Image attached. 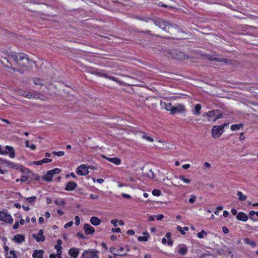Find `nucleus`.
I'll return each mask as SVG.
<instances>
[{
    "label": "nucleus",
    "instance_id": "473e14b6",
    "mask_svg": "<svg viewBox=\"0 0 258 258\" xmlns=\"http://www.w3.org/2000/svg\"><path fill=\"white\" fill-rule=\"evenodd\" d=\"M171 234L169 232L167 233L165 237H167L168 239V241L167 242L168 245H172L173 244V241L170 239Z\"/></svg>",
    "mask_w": 258,
    "mask_h": 258
},
{
    "label": "nucleus",
    "instance_id": "4c0bfd02",
    "mask_svg": "<svg viewBox=\"0 0 258 258\" xmlns=\"http://www.w3.org/2000/svg\"><path fill=\"white\" fill-rule=\"evenodd\" d=\"M26 200L29 203H32L34 202L36 200V197H31L29 198H26Z\"/></svg>",
    "mask_w": 258,
    "mask_h": 258
},
{
    "label": "nucleus",
    "instance_id": "9d476101",
    "mask_svg": "<svg viewBox=\"0 0 258 258\" xmlns=\"http://www.w3.org/2000/svg\"><path fill=\"white\" fill-rule=\"evenodd\" d=\"M6 150L5 151H3L2 150L0 151V154L2 155L8 154L9 153L10 157L13 158L15 157V150L12 147L7 146L6 147Z\"/></svg>",
    "mask_w": 258,
    "mask_h": 258
},
{
    "label": "nucleus",
    "instance_id": "ddd939ff",
    "mask_svg": "<svg viewBox=\"0 0 258 258\" xmlns=\"http://www.w3.org/2000/svg\"><path fill=\"white\" fill-rule=\"evenodd\" d=\"M84 229L85 233L87 234H91L95 232V229L88 224H85L84 225Z\"/></svg>",
    "mask_w": 258,
    "mask_h": 258
},
{
    "label": "nucleus",
    "instance_id": "4d7b16f0",
    "mask_svg": "<svg viewBox=\"0 0 258 258\" xmlns=\"http://www.w3.org/2000/svg\"><path fill=\"white\" fill-rule=\"evenodd\" d=\"M164 218L163 215H158L156 216L157 220H161Z\"/></svg>",
    "mask_w": 258,
    "mask_h": 258
},
{
    "label": "nucleus",
    "instance_id": "393cba45",
    "mask_svg": "<svg viewBox=\"0 0 258 258\" xmlns=\"http://www.w3.org/2000/svg\"><path fill=\"white\" fill-rule=\"evenodd\" d=\"M52 176H53L51 172H50V171H48L47 173L43 176L42 178L45 181H51L52 180Z\"/></svg>",
    "mask_w": 258,
    "mask_h": 258
},
{
    "label": "nucleus",
    "instance_id": "c03bdc74",
    "mask_svg": "<svg viewBox=\"0 0 258 258\" xmlns=\"http://www.w3.org/2000/svg\"><path fill=\"white\" fill-rule=\"evenodd\" d=\"M146 174H147V175L148 176V177H149L153 178V177H154V173L152 171L151 169L149 170L148 172H146Z\"/></svg>",
    "mask_w": 258,
    "mask_h": 258
},
{
    "label": "nucleus",
    "instance_id": "412c9836",
    "mask_svg": "<svg viewBox=\"0 0 258 258\" xmlns=\"http://www.w3.org/2000/svg\"><path fill=\"white\" fill-rule=\"evenodd\" d=\"M236 218L240 221H246L248 219L247 216L243 212H240L236 216Z\"/></svg>",
    "mask_w": 258,
    "mask_h": 258
},
{
    "label": "nucleus",
    "instance_id": "052dcab7",
    "mask_svg": "<svg viewBox=\"0 0 258 258\" xmlns=\"http://www.w3.org/2000/svg\"><path fill=\"white\" fill-rule=\"evenodd\" d=\"M112 231L113 232H120V229L119 228H116V229H114V228H113V229H112Z\"/></svg>",
    "mask_w": 258,
    "mask_h": 258
},
{
    "label": "nucleus",
    "instance_id": "58836bf2",
    "mask_svg": "<svg viewBox=\"0 0 258 258\" xmlns=\"http://www.w3.org/2000/svg\"><path fill=\"white\" fill-rule=\"evenodd\" d=\"M55 248L57 250V255H61V253H62V251H61L62 247L59 245H55Z\"/></svg>",
    "mask_w": 258,
    "mask_h": 258
},
{
    "label": "nucleus",
    "instance_id": "423d86ee",
    "mask_svg": "<svg viewBox=\"0 0 258 258\" xmlns=\"http://www.w3.org/2000/svg\"><path fill=\"white\" fill-rule=\"evenodd\" d=\"M94 73L97 75L98 76L104 77L115 82H117V79L116 78L109 75L107 73H105L104 71L96 70L94 71Z\"/></svg>",
    "mask_w": 258,
    "mask_h": 258
},
{
    "label": "nucleus",
    "instance_id": "20e7f679",
    "mask_svg": "<svg viewBox=\"0 0 258 258\" xmlns=\"http://www.w3.org/2000/svg\"><path fill=\"white\" fill-rule=\"evenodd\" d=\"M154 23L156 25L158 26L159 28H161L165 31H169V29L171 25L166 22L162 20H155Z\"/></svg>",
    "mask_w": 258,
    "mask_h": 258
},
{
    "label": "nucleus",
    "instance_id": "79ce46f5",
    "mask_svg": "<svg viewBox=\"0 0 258 258\" xmlns=\"http://www.w3.org/2000/svg\"><path fill=\"white\" fill-rule=\"evenodd\" d=\"M152 194L155 196H159L161 195V191L158 189H154L152 191Z\"/></svg>",
    "mask_w": 258,
    "mask_h": 258
},
{
    "label": "nucleus",
    "instance_id": "69168bd1",
    "mask_svg": "<svg viewBox=\"0 0 258 258\" xmlns=\"http://www.w3.org/2000/svg\"><path fill=\"white\" fill-rule=\"evenodd\" d=\"M244 138H245V137H244V136H243V133H241L240 135L239 140L240 141H242L244 139Z\"/></svg>",
    "mask_w": 258,
    "mask_h": 258
},
{
    "label": "nucleus",
    "instance_id": "f257e3e1",
    "mask_svg": "<svg viewBox=\"0 0 258 258\" xmlns=\"http://www.w3.org/2000/svg\"><path fill=\"white\" fill-rule=\"evenodd\" d=\"M16 62L23 68H31L32 67L33 61L29 59L28 56L24 53H15L12 55Z\"/></svg>",
    "mask_w": 258,
    "mask_h": 258
},
{
    "label": "nucleus",
    "instance_id": "4468645a",
    "mask_svg": "<svg viewBox=\"0 0 258 258\" xmlns=\"http://www.w3.org/2000/svg\"><path fill=\"white\" fill-rule=\"evenodd\" d=\"M43 230H40L38 233V236H36L35 234L33 235V237H34L37 242L40 241H44L45 239V236L43 235Z\"/></svg>",
    "mask_w": 258,
    "mask_h": 258
},
{
    "label": "nucleus",
    "instance_id": "e2e57ef3",
    "mask_svg": "<svg viewBox=\"0 0 258 258\" xmlns=\"http://www.w3.org/2000/svg\"><path fill=\"white\" fill-rule=\"evenodd\" d=\"M34 163L36 165H41L43 164L42 160L38 161H35Z\"/></svg>",
    "mask_w": 258,
    "mask_h": 258
},
{
    "label": "nucleus",
    "instance_id": "6e6552de",
    "mask_svg": "<svg viewBox=\"0 0 258 258\" xmlns=\"http://www.w3.org/2000/svg\"><path fill=\"white\" fill-rule=\"evenodd\" d=\"M97 251L94 249L85 251L82 254V257L84 258H98L97 254Z\"/></svg>",
    "mask_w": 258,
    "mask_h": 258
},
{
    "label": "nucleus",
    "instance_id": "aec40b11",
    "mask_svg": "<svg viewBox=\"0 0 258 258\" xmlns=\"http://www.w3.org/2000/svg\"><path fill=\"white\" fill-rule=\"evenodd\" d=\"M4 163L7 164L8 165L11 166L12 168H13L20 169L22 167L21 165H20L17 163H15L7 160H4Z\"/></svg>",
    "mask_w": 258,
    "mask_h": 258
},
{
    "label": "nucleus",
    "instance_id": "a19ab883",
    "mask_svg": "<svg viewBox=\"0 0 258 258\" xmlns=\"http://www.w3.org/2000/svg\"><path fill=\"white\" fill-rule=\"evenodd\" d=\"M179 178L181 179L183 181H184V182L186 183H190V180L188 178H185L184 176H180L179 177Z\"/></svg>",
    "mask_w": 258,
    "mask_h": 258
},
{
    "label": "nucleus",
    "instance_id": "5701e85b",
    "mask_svg": "<svg viewBox=\"0 0 258 258\" xmlns=\"http://www.w3.org/2000/svg\"><path fill=\"white\" fill-rule=\"evenodd\" d=\"M143 236H139L138 238V239L140 241H147L148 239V237L149 236V233L147 232H143Z\"/></svg>",
    "mask_w": 258,
    "mask_h": 258
},
{
    "label": "nucleus",
    "instance_id": "a878e982",
    "mask_svg": "<svg viewBox=\"0 0 258 258\" xmlns=\"http://www.w3.org/2000/svg\"><path fill=\"white\" fill-rule=\"evenodd\" d=\"M187 249L185 246L180 247L178 250V252L180 254L184 255L186 253Z\"/></svg>",
    "mask_w": 258,
    "mask_h": 258
},
{
    "label": "nucleus",
    "instance_id": "4be33fe9",
    "mask_svg": "<svg viewBox=\"0 0 258 258\" xmlns=\"http://www.w3.org/2000/svg\"><path fill=\"white\" fill-rule=\"evenodd\" d=\"M214 114H207L208 121H215L217 119H219L221 117V114H218L217 116L212 120V118L214 117Z\"/></svg>",
    "mask_w": 258,
    "mask_h": 258
},
{
    "label": "nucleus",
    "instance_id": "3c124183",
    "mask_svg": "<svg viewBox=\"0 0 258 258\" xmlns=\"http://www.w3.org/2000/svg\"><path fill=\"white\" fill-rule=\"evenodd\" d=\"M117 222H118V220H112L111 221V224H113V225L115 227H116L117 226Z\"/></svg>",
    "mask_w": 258,
    "mask_h": 258
},
{
    "label": "nucleus",
    "instance_id": "39448f33",
    "mask_svg": "<svg viewBox=\"0 0 258 258\" xmlns=\"http://www.w3.org/2000/svg\"><path fill=\"white\" fill-rule=\"evenodd\" d=\"M17 93L19 95L22 96H24L29 99H35L38 97V94L37 93L33 94L26 90L19 89L17 91Z\"/></svg>",
    "mask_w": 258,
    "mask_h": 258
},
{
    "label": "nucleus",
    "instance_id": "0e129e2a",
    "mask_svg": "<svg viewBox=\"0 0 258 258\" xmlns=\"http://www.w3.org/2000/svg\"><path fill=\"white\" fill-rule=\"evenodd\" d=\"M231 213L233 215H236L237 213V210L235 209H232L231 210Z\"/></svg>",
    "mask_w": 258,
    "mask_h": 258
},
{
    "label": "nucleus",
    "instance_id": "dca6fc26",
    "mask_svg": "<svg viewBox=\"0 0 258 258\" xmlns=\"http://www.w3.org/2000/svg\"><path fill=\"white\" fill-rule=\"evenodd\" d=\"M69 253L72 257L77 258L79 254V251L77 248H71L69 251Z\"/></svg>",
    "mask_w": 258,
    "mask_h": 258
},
{
    "label": "nucleus",
    "instance_id": "c756f323",
    "mask_svg": "<svg viewBox=\"0 0 258 258\" xmlns=\"http://www.w3.org/2000/svg\"><path fill=\"white\" fill-rule=\"evenodd\" d=\"M54 203L56 205L61 206L62 207H64L66 205V202L63 200L59 201L58 200L56 199L54 201Z\"/></svg>",
    "mask_w": 258,
    "mask_h": 258
},
{
    "label": "nucleus",
    "instance_id": "9b49d317",
    "mask_svg": "<svg viewBox=\"0 0 258 258\" xmlns=\"http://www.w3.org/2000/svg\"><path fill=\"white\" fill-rule=\"evenodd\" d=\"M172 56L177 59H182L187 58V56L185 54L178 50H175L172 51L171 53Z\"/></svg>",
    "mask_w": 258,
    "mask_h": 258
},
{
    "label": "nucleus",
    "instance_id": "b1692460",
    "mask_svg": "<svg viewBox=\"0 0 258 258\" xmlns=\"http://www.w3.org/2000/svg\"><path fill=\"white\" fill-rule=\"evenodd\" d=\"M100 222V220L97 217H92L90 219L91 223L94 225H98Z\"/></svg>",
    "mask_w": 258,
    "mask_h": 258
},
{
    "label": "nucleus",
    "instance_id": "f704fd0d",
    "mask_svg": "<svg viewBox=\"0 0 258 258\" xmlns=\"http://www.w3.org/2000/svg\"><path fill=\"white\" fill-rule=\"evenodd\" d=\"M197 235L199 238H203L205 236L207 235V233L204 230H202L201 232L198 233Z\"/></svg>",
    "mask_w": 258,
    "mask_h": 258
},
{
    "label": "nucleus",
    "instance_id": "1a4fd4ad",
    "mask_svg": "<svg viewBox=\"0 0 258 258\" xmlns=\"http://www.w3.org/2000/svg\"><path fill=\"white\" fill-rule=\"evenodd\" d=\"M0 219L10 224L13 221L11 216L3 211H0Z\"/></svg>",
    "mask_w": 258,
    "mask_h": 258
},
{
    "label": "nucleus",
    "instance_id": "09e8293b",
    "mask_svg": "<svg viewBox=\"0 0 258 258\" xmlns=\"http://www.w3.org/2000/svg\"><path fill=\"white\" fill-rule=\"evenodd\" d=\"M255 214V212L253 211H251L250 212H249V216H250V219H251V220H253V216Z\"/></svg>",
    "mask_w": 258,
    "mask_h": 258
},
{
    "label": "nucleus",
    "instance_id": "f3484780",
    "mask_svg": "<svg viewBox=\"0 0 258 258\" xmlns=\"http://www.w3.org/2000/svg\"><path fill=\"white\" fill-rule=\"evenodd\" d=\"M13 240L18 243H20L25 241V236L22 234L16 235L13 238Z\"/></svg>",
    "mask_w": 258,
    "mask_h": 258
},
{
    "label": "nucleus",
    "instance_id": "603ef678",
    "mask_svg": "<svg viewBox=\"0 0 258 258\" xmlns=\"http://www.w3.org/2000/svg\"><path fill=\"white\" fill-rule=\"evenodd\" d=\"M28 179V177L26 176H22L20 178V181L22 182L26 181Z\"/></svg>",
    "mask_w": 258,
    "mask_h": 258
},
{
    "label": "nucleus",
    "instance_id": "a18cd8bd",
    "mask_svg": "<svg viewBox=\"0 0 258 258\" xmlns=\"http://www.w3.org/2000/svg\"><path fill=\"white\" fill-rule=\"evenodd\" d=\"M54 155H57L58 156H61L64 154V152L63 151H58V152H53V153Z\"/></svg>",
    "mask_w": 258,
    "mask_h": 258
},
{
    "label": "nucleus",
    "instance_id": "e433bc0d",
    "mask_svg": "<svg viewBox=\"0 0 258 258\" xmlns=\"http://www.w3.org/2000/svg\"><path fill=\"white\" fill-rule=\"evenodd\" d=\"M61 171L59 168H54L51 170H50V172L52 174V176L54 174L59 173Z\"/></svg>",
    "mask_w": 258,
    "mask_h": 258
},
{
    "label": "nucleus",
    "instance_id": "5fc2aeb1",
    "mask_svg": "<svg viewBox=\"0 0 258 258\" xmlns=\"http://www.w3.org/2000/svg\"><path fill=\"white\" fill-rule=\"evenodd\" d=\"M99 197L97 195L91 194L90 195V198L93 200H96L98 199Z\"/></svg>",
    "mask_w": 258,
    "mask_h": 258
},
{
    "label": "nucleus",
    "instance_id": "7ed1b4c3",
    "mask_svg": "<svg viewBox=\"0 0 258 258\" xmlns=\"http://www.w3.org/2000/svg\"><path fill=\"white\" fill-rule=\"evenodd\" d=\"M229 125V123H224L221 125H215L212 130V136L214 138H219L224 132V128Z\"/></svg>",
    "mask_w": 258,
    "mask_h": 258
},
{
    "label": "nucleus",
    "instance_id": "c85d7f7f",
    "mask_svg": "<svg viewBox=\"0 0 258 258\" xmlns=\"http://www.w3.org/2000/svg\"><path fill=\"white\" fill-rule=\"evenodd\" d=\"M243 126V124L242 123H240L239 124H233L231 126V130L232 131H237L239 130L241 127Z\"/></svg>",
    "mask_w": 258,
    "mask_h": 258
},
{
    "label": "nucleus",
    "instance_id": "0eeeda50",
    "mask_svg": "<svg viewBox=\"0 0 258 258\" xmlns=\"http://www.w3.org/2000/svg\"><path fill=\"white\" fill-rule=\"evenodd\" d=\"M123 248L122 247H111L110 252L115 255L124 256L126 255V253L123 251Z\"/></svg>",
    "mask_w": 258,
    "mask_h": 258
},
{
    "label": "nucleus",
    "instance_id": "680f3d73",
    "mask_svg": "<svg viewBox=\"0 0 258 258\" xmlns=\"http://www.w3.org/2000/svg\"><path fill=\"white\" fill-rule=\"evenodd\" d=\"M190 165L187 164H184L182 166V168L184 169H187L188 168H189L190 167Z\"/></svg>",
    "mask_w": 258,
    "mask_h": 258
},
{
    "label": "nucleus",
    "instance_id": "ea45409f",
    "mask_svg": "<svg viewBox=\"0 0 258 258\" xmlns=\"http://www.w3.org/2000/svg\"><path fill=\"white\" fill-rule=\"evenodd\" d=\"M196 199H197V197L196 196L191 195V196H190V199H189V202L191 204H193L195 203Z\"/></svg>",
    "mask_w": 258,
    "mask_h": 258
},
{
    "label": "nucleus",
    "instance_id": "c9c22d12",
    "mask_svg": "<svg viewBox=\"0 0 258 258\" xmlns=\"http://www.w3.org/2000/svg\"><path fill=\"white\" fill-rule=\"evenodd\" d=\"M142 138L143 139H145L147 140V141H149L150 142H152L154 141V140H153V139L152 138H151V137H150L149 136H147L146 135V134H145V133L143 134Z\"/></svg>",
    "mask_w": 258,
    "mask_h": 258
},
{
    "label": "nucleus",
    "instance_id": "774afa93",
    "mask_svg": "<svg viewBox=\"0 0 258 258\" xmlns=\"http://www.w3.org/2000/svg\"><path fill=\"white\" fill-rule=\"evenodd\" d=\"M229 215V212L227 211H224L223 212V216L224 217H227Z\"/></svg>",
    "mask_w": 258,
    "mask_h": 258
},
{
    "label": "nucleus",
    "instance_id": "6ab92c4d",
    "mask_svg": "<svg viewBox=\"0 0 258 258\" xmlns=\"http://www.w3.org/2000/svg\"><path fill=\"white\" fill-rule=\"evenodd\" d=\"M103 157L104 158H105L106 159H107L109 162H112V163L115 164V165H119L121 163L120 159H119L118 158H116V157H114V158H109V157H105V156H103Z\"/></svg>",
    "mask_w": 258,
    "mask_h": 258
},
{
    "label": "nucleus",
    "instance_id": "f8f14e48",
    "mask_svg": "<svg viewBox=\"0 0 258 258\" xmlns=\"http://www.w3.org/2000/svg\"><path fill=\"white\" fill-rule=\"evenodd\" d=\"M89 173L88 167L85 164L79 166L77 169V173L79 175H86Z\"/></svg>",
    "mask_w": 258,
    "mask_h": 258
},
{
    "label": "nucleus",
    "instance_id": "864d4df0",
    "mask_svg": "<svg viewBox=\"0 0 258 258\" xmlns=\"http://www.w3.org/2000/svg\"><path fill=\"white\" fill-rule=\"evenodd\" d=\"M10 253L11 254H12V255H13V257L14 258H17V254L15 253V252L14 250H11L10 251Z\"/></svg>",
    "mask_w": 258,
    "mask_h": 258
},
{
    "label": "nucleus",
    "instance_id": "bb28decb",
    "mask_svg": "<svg viewBox=\"0 0 258 258\" xmlns=\"http://www.w3.org/2000/svg\"><path fill=\"white\" fill-rule=\"evenodd\" d=\"M237 196L238 197V200L241 201H244L246 200V196L243 195L242 192L241 191L237 192Z\"/></svg>",
    "mask_w": 258,
    "mask_h": 258
},
{
    "label": "nucleus",
    "instance_id": "a211bd4d",
    "mask_svg": "<svg viewBox=\"0 0 258 258\" xmlns=\"http://www.w3.org/2000/svg\"><path fill=\"white\" fill-rule=\"evenodd\" d=\"M43 253L44 251L43 250H35L32 254V256L33 258H43Z\"/></svg>",
    "mask_w": 258,
    "mask_h": 258
},
{
    "label": "nucleus",
    "instance_id": "2eb2a0df",
    "mask_svg": "<svg viewBox=\"0 0 258 258\" xmlns=\"http://www.w3.org/2000/svg\"><path fill=\"white\" fill-rule=\"evenodd\" d=\"M77 186V184L76 182L70 181L67 183L64 189L67 191H72L74 190Z\"/></svg>",
    "mask_w": 258,
    "mask_h": 258
},
{
    "label": "nucleus",
    "instance_id": "37998d69",
    "mask_svg": "<svg viewBox=\"0 0 258 258\" xmlns=\"http://www.w3.org/2000/svg\"><path fill=\"white\" fill-rule=\"evenodd\" d=\"M201 109V105L200 104H197L195 106V113H198Z\"/></svg>",
    "mask_w": 258,
    "mask_h": 258
},
{
    "label": "nucleus",
    "instance_id": "72a5a7b5",
    "mask_svg": "<svg viewBox=\"0 0 258 258\" xmlns=\"http://www.w3.org/2000/svg\"><path fill=\"white\" fill-rule=\"evenodd\" d=\"M210 60L212 61H216L221 62L222 61V59L219 57H217L215 56H211L208 58Z\"/></svg>",
    "mask_w": 258,
    "mask_h": 258
},
{
    "label": "nucleus",
    "instance_id": "cd10ccee",
    "mask_svg": "<svg viewBox=\"0 0 258 258\" xmlns=\"http://www.w3.org/2000/svg\"><path fill=\"white\" fill-rule=\"evenodd\" d=\"M244 241L245 243L250 245L252 247H254L256 245V243L253 241H251L249 238H245L244 239Z\"/></svg>",
    "mask_w": 258,
    "mask_h": 258
},
{
    "label": "nucleus",
    "instance_id": "bf43d9fd",
    "mask_svg": "<svg viewBox=\"0 0 258 258\" xmlns=\"http://www.w3.org/2000/svg\"><path fill=\"white\" fill-rule=\"evenodd\" d=\"M122 196L124 198H127V199H130L131 198V196H130L129 195H127V194H122Z\"/></svg>",
    "mask_w": 258,
    "mask_h": 258
},
{
    "label": "nucleus",
    "instance_id": "49530a36",
    "mask_svg": "<svg viewBox=\"0 0 258 258\" xmlns=\"http://www.w3.org/2000/svg\"><path fill=\"white\" fill-rule=\"evenodd\" d=\"M73 221H70V222L66 223L64 225V228H68L69 227L72 226L73 225Z\"/></svg>",
    "mask_w": 258,
    "mask_h": 258
},
{
    "label": "nucleus",
    "instance_id": "6e6d98bb",
    "mask_svg": "<svg viewBox=\"0 0 258 258\" xmlns=\"http://www.w3.org/2000/svg\"><path fill=\"white\" fill-rule=\"evenodd\" d=\"M51 159L48 158H44L42 160L43 163H49L51 162Z\"/></svg>",
    "mask_w": 258,
    "mask_h": 258
},
{
    "label": "nucleus",
    "instance_id": "de8ad7c7",
    "mask_svg": "<svg viewBox=\"0 0 258 258\" xmlns=\"http://www.w3.org/2000/svg\"><path fill=\"white\" fill-rule=\"evenodd\" d=\"M75 220L76 221L75 224L77 225H78L80 224V218H79V217L78 216H76L75 217Z\"/></svg>",
    "mask_w": 258,
    "mask_h": 258
},
{
    "label": "nucleus",
    "instance_id": "8fccbe9b",
    "mask_svg": "<svg viewBox=\"0 0 258 258\" xmlns=\"http://www.w3.org/2000/svg\"><path fill=\"white\" fill-rule=\"evenodd\" d=\"M222 230H223V233L225 234H227L229 231L228 228H227L226 227H225V226L222 227Z\"/></svg>",
    "mask_w": 258,
    "mask_h": 258
},
{
    "label": "nucleus",
    "instance_id": "7c9ffc66",
    "mask_svg": "<svg viewBox=\"0 0 258 258\" xmlns=\"http://www.w3.org/2000/svg\"><path fill=\"white\" fill-rule=\"evenodd\" d=\"M177 230L179 231L181 234L183 235L185 234L184 230L187 231L188 230V228L187 227H184L183 228H182L180 226H178L177 227Z\"/></svg>",
    "mask_w": 258,
    "mask_h": 258
},
{
    "label": "nucleus",
    "instance_id": "13d9d810",
    "mask_svg": "<svg viewBox=\"0 0 258 258\" xmlns=\"http://www.w3.org/2000/svg\"><path fill=\"white\" fill-rule=\"evenodd\" d=\"M19 226V222H15V223L13 225V228L14 229H17V228H18Z\"/></svg>",
    "mask_w": 258,
    "mask_h": 258
},
{
    "label": "nucleus",
    "instance_id": "2f4dec72",
    "mask_svg": "<svg viewBox=\"0 0 258 258\" xmlns=\"http://www.w3.org/2000/svg\"><path fill=\"white\" fill-rule=\"evenodd\" d=\"M34 83L35 85H42L43 84V81L39 78H35L34 79Z\"/></svg>",
    "mask_w": 258,
    "mask_h": 258
},
{
    "label": "nucleus",
    "instance_id": "338daca9",
    "mask_svg": "<svg viewBox=\"0 0 258 258\" xmlns=\"http://www.w3.org/2000/svg\"><path fill=\"white\" fill-rule=\"evenodd\" d=\"M127 233L128 234L134 235L135 234V231L134 230H128L127 231Z\"/></svg>",
    "mask_w": 258,
    "mask_h": 258
},
{
    "label": "nucleus",
    "instance_id": "f03ea898",
    "mask_svg": "<svg viewBox=\"0 0 258 258\" xmlns=\"http://www.w3.org/2000/svg\"><path fill=\"white\" fill-rule=\"evenodd\" d=\"M165 108L171 113H179L185 111L184 106L181 104L173 105L171 103L165 104Z\"/></svg>",
    "mask_w": 258,
    "mask_h": 258
}]
</instances>
